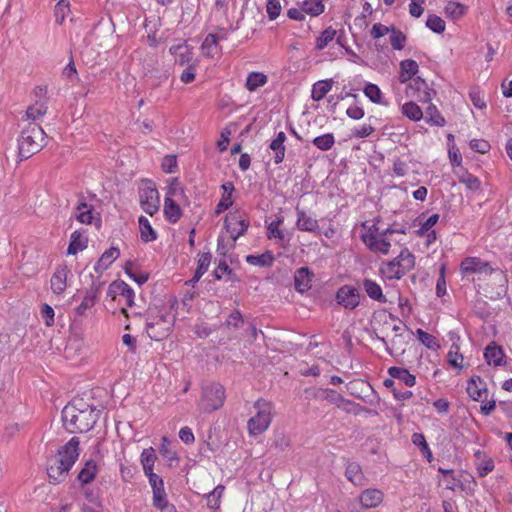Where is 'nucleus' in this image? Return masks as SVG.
Wrapping results in <instances>:
<instances>
[{
  "label": "nucleus",
  "instance_id": "nucleus-9",
  "mask_svg": "<svg viewBox=\"0 0 512 512\" xmlns=\"http://www.w3.org/2000/svg\"><path fill=\"white\" fill-rule=\"evenodd\" d=\"M249 225V220L243 218L239 212L229 213L224 219L225 229L231 234L233 242H235L238 237L245 234Z\"/></svg>",
  "mask_w": 512,
  "mask_h": 512
},
{
  "label": "nucleus",
  "instance_id": "nucleus-33",
  "mask_svg": "<svg viewBox=\"0 0 512 512\" xmlns=\"http://www.w3.org/2000/svg\"><path fill=\"white\" fill-rule=\"evenodd\" d=\"M345 476L349 481H351L354 485H362L363 484V473L361 470V466L356 462H351L347 465L345 470Z\"/></svg>",
  "mask_w": 512,
  "mask_h": 512
},
{
  "label": "nucleus",
  "instance_id": "nucleus-26",
  "mask_svg": "<svg viewBox=\"0 0 512 512\" xmlns=\"http://www.w3.org/2000/svg\"><path fill=\"white\" fill-rule=\"evenodd\" d=\"M97 473V464L93 459L85 462L84 467L78 473L77 479L82 485L92 482Z\"/></svg>",
  "mask_w": 512,
  "mask_h": 512
},
{
  "label": "nucleus",
  "instance_id": "nucleus-25",
  "mask_svg": "<svg viewBox=\"0 0 512 512\" xmlns=\"http://www.w3.org/2000/svg\"><path fill=\"white\" fill-rule=\"evenodd\" d=\"M100 286L92 284L89 290H87L83 301L81 304L76 308V313L80 316H82L85 311L89 308H91L95 303L97 299V295L99 292Z\"/></svg>",
  "mask_w": 512,
  "mask_h": 512
},
{
  "label": "nucleus",
  "instance_id": "nucleus-10",
  "mask_svg": "<svg viewBox=\"0 0 512 512\" xmlns=\"http://www.w3.org/2000/svg\"><path fill=\"white\" fill-rule=\"evenodd\" d=\"M336 300L345 309L353 310L360 304V293L353 286L343 285L336 293Z\"/></svg>",
  "mask_w": 512,
  "mask_h": 512
},
{
  "label": "nucleus",
  "instance_id": "nucleus-38",
  "mask_svg": "<svg viewBox=\"0 0 512 512\" xmlns=\"http://www.w3.org/2000/svg\"><path fill=\"white\" fill-rule=\"evenodd\" d=\"M390 33V43L392 48L395 50H402L407 41L406 35L395 26H391Z\"/></svg>",
  "mask_w": 512,
  "mask_h": 512
},
{
  "label": "nucleus",
  "instance_id": "nucleus-60",
  "mask_svg": "<svg viewBox=\"0 0 512 512\" xmlns=\"http://www.w3.org/2000/svg\"><path fill=\"white\" fill-rule=\"evenodd\" d=\"M325 389L322 388H307L304 390L305 398L307 400H324Z\"/></svg>",
  "mask_w": 512,
  "mask_h": 512
},
{
  "label": "nucleus",
  "instance_id": "nucleus-47",
  "mask_svg": "<svg viewBox=\"0 0 512 512\" xmlns=\"http://www.w3.org/2000/svg\"><path fill=\"white\" fill-rule=\"evenodd\" d=\"M156 460V454L152 447L144 449L141 454V463L144 472L152 471Z\"/></svg>",
  "mask_w": 512,
  "mask_h": 512
},
{
  "label": "nucleus",
  "instance_id": "nucleus-41",
  "mask_svg": "<svg viewBox=\"0 0 512 512\" xmlns=\"http://www.w3.org/2000/svg\"><path fill=\"white\" fill-rule=\"evenodd\" d=\"M458 179L460 183L464 184L467 189L471 191H478L481 187L480 180L467 171H464L461 175H459Z\"/></svg>",
  "mask_w": 512,
  "mask_h": 512
},
{
  "label": "nucleus",
  "instance_id": "nucleus-54",
  "mask_svg": "<svg viewBox=\"0 0 512 512\" xmlns=\"http://www.w3.org/2000/svg\"><path fill=\"white\" fill-rule=\"evenodd\" d=\"M494 469V461L490 457H485L478 465L477 471L479 477H485Z\"/></svg>",
  "mask_w": 512,
  "mask_h": 512
},
{
  "label": "nucleus",
  "instance_id": "nucleus-3",
  "mask_svg": "<svg viewBox=\"0 0 512 512\" xmlns=\"http://www.w3.org/2000/svg\"><path fill=\"white\" fill-rule=\"evenodd\" d=\"M174 303L169 308H149L145 328L148 336L155 341L163 340L171 331L175 322V315L171 312Z\"/></svg>",
  "mask_w": 512,
  "mask_h": 512
},
{
  "label": "nucleus",
  "instance_id": "nucleus-6",
  "mask_svg": "<svg viewBox=\"0 0 512 512\" xmlns=\"http://www.w3.org/2000/svg\"><path fill=\"white\" fill-rule=\"evenodd\" d=\"M254 407L257 409V413L249 419L248 430L252 435H259L267 430L271 423L272 404L259 399L255 402Z\"/></svg>",
  "mask_w": 512,
  "mask_h": 512
},
{
  "label": "nucleus",
  "instance_id": "nucleus-24",
  "mask_svg": "<svg viewBox=\"0 0 512 512\" xmlns=\"http://www.w3.org/2000/svg\"><path fill=\"white\" fill-rule=\"evenodd\" d=\"M363 289L365 290L366 294L371 298L372 300L378 301L380 303H386L387 298L382 292V288L378 283L375 281L365 278L363 280Z\"/></svg>",
  "mask_w": 512,
  "mask_h": 512
},
{
  "label": "nucleus",
  "instance_id": "nucleus-36",
  "mask_svg": "<svg viewBox=\"0 0 512 512\" xmlns=\"http://www.w3.org/2000/svg\"><path fill=\"white\" fill-rule=\"evenodd\" d=\"M416 333H417L418 340L425 347H427L428 349L433 350V351H437L438 349H440V347H441L440 343L436 339L435 336H433L432 334H429V333L423 331L422 329H417Z\"/></svg>",
  "mask_w": 512,
  "mask_h": 512
},
{
  "label": "nucleus",
  "instance_id": "nucleus-19",
  "mask_svg": "<svg viewBox=\"0 0 512 512\" xmlns=\"http://www.w3.org/2000/svg\"><path fill=\"white\" fill-rule=\"evenodd\" d=\"M68 270L66 266H58L51 277V289L55 294H62L66 289Z\"/></svg>",
  "mask_w": 512,
  "mask_h": 512
},
{
  "label": "nucleus",
  "instance_id": "nucleus-18",
  "mask_svg": "<svg viewBox=\"0 0 512 512\" xmlns=\"http://www.w3.org/2000/svg\"><path fill=\"white\" fill-rule=\"evenodd\" d=\"M449 337L452 341V345L447 355L448 362L453 367L462 368L463 355L460 353V347L457 343L460 340V337L455 332H449Z\"/></svg>",
  "mask_w": 512,
  "mask_h": 512
},
{
  "label": "nucleus",
  "instance_id": "nucleus-53",
  "mask_svg": "<svg viewBox=\"0 0 512 512\" xmlns=\"http://www.w3.org/2000/svg\"><path fill=\"white\" fill-rule=\"evenodd\" d=\"M426 114L429 116V121L432 124L437 126H444L445 119L439 113L435 105L430 104L426 109Z\"/></svg>",
  "mask_w": 512,
  "mask_h": 512
},
{
  "label": "nucleus",
  "instance_id": "nucleus-13",
  "mask_svg": "<svg viewBox=\"0 0 512 512\" xmlns=\"http://www.w3.org/2000/svg\"><path fill=\"white\" fill-rule=\"evenodd\" d=\"M314 273L308 267H301L295 271L294 287L299 293H304L311 288Z\"/></svg>",
  "mask_w": 512,
  "mask_h": 512
},
{
  "label": "nucleus",
  "instance_id": "nucleus-29",
  "mask_svg": "<svg viewBox=\"0 0 512 512\" xmlns=\"http://www.w3.org/2000/svg\"><path fill=\"white\" fill-rule=\"evenodd\" d=\"M87 244L88 239L84 237L79 231H74L71 234L67 253L70 255H75L79 251L84 250L87 247Z\"/></svg>",
  "mask_w": 512,
  "mask_h": 512
},
{
  "label": "nucleus",
  "instance_id": "nucleus-46",
  "mask_svg": "<svg viewBox=\"0 0 512 512\" xmlns=\"http://www.w3.org/2000/svg\"><path fill=\"white\" fill-rule=\"evenodd\" d=\"M153 490V505L163 511L166 507H168L170 504H168L166 499V493L164 489V485L160 487H157Z\"/></svg>",
  "mask_w": 512,
  "mask_h": 512
},
{
  "label": "nucleus",
  "instance_id": "nucleus-35",
  "mask_svg": "<svg viewBox=\"0 0 512 512\" xmlns=\"http://www.w3.org/2000/svg\"><path fill=\"white\" fill-rule=\"evenodd\" d=\"M267 76L261 72H251L246 79V88L255 91L267 83Z\"/></svg>",
  "mask_w": 512,
  "mask_h": 512
},
{
  "label": "nucleus",
  "instance_id": "nucleus-48",
  "mask_svg": "<svg viewBox=\"0 0 512 512\" xmlns=\"http://www.w3.org/2000/svg\"><path fill=\"white\" fill-rule=\"evenodd\" d=\"M383 384L386 388H390L392 390L393 395L397 400H400V401L408 400L413 395L410 390L401 391V390H399V388H396L395 381L393 379H385Z\"/></svg>",
  "mask_w": 512,
  "mask_h": 512
},
{
  "label": "nucleus",
  "instance_id": "nucleus-5",
  "mask_svg": "<svg viewBox=\"0 0 512 512\" xmlns=\"http://www.w3.org/2000/svg\"><path fill=\"white\" fill-rule=\"evenodd\" d=\"M201 409L206 413H211L220 409L226 399L225 387L218 382H207L201 388Z\"/></svg>",
  "mask_w": 512,
  "mask_h": 512
},
{
  "label": "nucleus",
  "instance_id": "nucleus-39",
  "mask_svg": "<svg viewBox=\"0 0 512 512\" xmlns=\"http://www.w3.org/2000/svg\"><path fill=\"white\" fill-rule=\"evenodd\" d=\"M78 213L76 214V219L84 224H91L93 220V207L88 205L85 202H82L77 207Z\"/></svg>",
  "mask_w": 512,
  "mask_h": 512
},
{
  "label": "nucleus",
  "instance_id": "nucleus-32",
  "mask_svg": "<svg viewBox=\"0 0 512 512\" xmlns=\"http://www.w3.org/2000/svg\"><path fill=\"white\" fill-rule=\"evenodd\" d=\"M274 259L273 253L271 251H266L260 255H248L246 257V262L259 267H269L273 264Z\"/></svg>",
  "mask_w": 512,
  "mask_h": 512
},
{
  "label": "nucleus",
  "instance_id": "nucleus-27",
  "mask_svg": "<svg viewBox=\"0 0 512 512\" xmlns=\"http://www.w3.org/2000/svg\"><path fill=\"white\" fill-rule=\"evenodd\" d=\"M388 374L394 378L402 381L405 385L412 387L416 384V377L411 374L407 369L401 367H390Z\"/></svg>",
  "mask_w": 512,
  "mask_h": 512
},
{
  "label": "nucleus",
  "instance_id": "nucleus-8",
  "mask_svg": "<svg viewBox=\"0 0 512 512\" xmlns=\"http://www.w3.org/2000/svg\"><path fill=\"white\" fill-rule=\"evenodd\" d=\"M380 233L379 228L373 225L368 233L362 235V240L371 251L386 255L389 253L391 244L387 236H381Z\"/></svg>",
  "mask_w": 512,
  "mask_h": 512
},
{
  "label": "nucleus",
  "instance_id": "nucleus-51",
  "mask_svg": "<svg viewBox=\"0 0 512 512\" xmlns=\"http://www.w3.org/2000/svg\"><path fill=\"white\" fill-rule=\"evenodd\" d=\"M223 274H227L231 280H234L235 273L233 270L228 266L225 259L219 260L217 268L214 270L213 275L216 280H220L222 278Z\"/></svg>",
  "mask_w": 512,
  "mask_h": 512
},
{
  "label": "nucleus",
  "instance_id": "nucleus-40",
  "mask_svg": "<svg viewBox=\"0 0 512 512\" xmlns=\"http://www.w3.org/2000/svg\"><path fill=\"white\" fill-rule=\"evenodd\" d=\"M402 113L413 121H418L423 117L421 108L415 102H407L402 106Z\"/></svg>",
  "mask_w": 512,
  "mask_h": 512
},
{
  "label": "nucleus",
  "instance_id": "nucleus-59",
  "mask_svg": "<svg viewBox=\"0 0 512 512\" xmlns=\"http://www.w3.org/2000/svg\"><path fill=\"white\" fill-rule=\"evenodd\" d=\"M217 43L218 42L216 41L213 34L212 33L208 34L201 45L203 54H205L207 56H212L213 55L212 48L215 47L217 45Z\"/></svg>",
  "mask_w": 512,
  "mask_h": 512
},
{
  "label": "nucleus",
  "instance_id": "nucleus-62",
  "mask_svg": "<svg viewBox=\"0 0 512 512\" xmlns=\"http://www.w3.org/2000/svg\"><path fill=\"white\" fill-rule=\"evenodd\" d=\"M391 31V27L385 26L381 23H376L373 25L370 34L373 39H379L386 35L388 32Z\"/></svg>",
  "mask_w": 512,
  "mask_h": 512
},
{
  "label": "nucleus",
  "instance_id": "nucleus-49",
  "mask_svg": "<svg viewBox=\"0 0 512 512\" xmlns=\"http://www.w3.org/2000/svg\"><path fill=\"white\" fill-rule=\"evenodd\" d=\"M70 12V4L66 0H60L54 9L55 20L58 24H62L67 14Z\"/></svg>",
  "mask_w": 512,
  "mask_h": 512
},
{
  "label": "nucleus",
  "instance_id": "nucleus-15",
  "mask_svg": "<svg viewBox=\"0 0 512 512\" xmlns=\"http://www.w3.org/2000/svg\"><path fill=\"white\" fill-rule=\"evenodd\" d=\"M484 358L488 365L495 367L505 364V354L501 346L491 342L484 350Z\"/></svg>",
  "mask_w": 512,
  "mask_h": 512
},
{
  "label": "nucleus",
  "instance_id": "nucleus-22",
  "mask_svg": "<svg viewBox=\"0 0 512 512\" xmlns=\"http://www.w3.org/2000/svg\"><path fill=\"white\" fill-rule=\"evenodd\" d=\"M163 211L167 221L173 224L177 223L182 217V210L177 200L170 197H165Z\"/></svg>",
  "mask_w": 512,
  "mask_h": 512
},
{
  "label": "nucleus",
  "instance_id": "nucleus-44",
  "mask_svg": "<svg viewBox=\"0 0 512 512\" xmlns=\"http://www.w3.org/2000/svg\"><path fill=\"white\" fill-rule=\"evenodd\" d=\"M302 7L305 13L312 16H318L324 11L323 0H305Z\"/></svg>",
  "mask_w": 512,
  "mask_h": 512
},
{
  "label": "nucleus",
  "instance_id": "nucleus-56",
  "mask_svg": "<svg viewBox=\"0 0 512 512\" xmlns=\"http://www.w3.org/2000/svg\"><path fill=\"white\" fill-rule=\"evenodd\" d=\"M269 147H270V149H272L275 152V156H274L275 164H280L284 160V157H285V151H286L285 145L281 142H277V141L273 140L270 143Z\"/></svg>",
  "mask_w": 512,
  "mask_h": 512
},
{
  "label": "nucleus",
  "instance_id": "nucleus-2",
  "mask_svg": "<svg viewBox=\"0 0 512 512\" xmlns=\"http://www.w3.org/2000/svg\"><path fill=\"white\" fill-rule=\"evenodd\" d=\"M79 438L72 437L57 453L48 459L47 475L54 483L63 482L79 457Z\"/></svg>",
  "mask_w": 512,
  "mask_h": 512
},
{
  "label": "nucleus",
  "instance_id": "nucleus-57",
  "mask_svg": "<svg viewBox=\"0 0 512 512\" xmlns=\"http://www.w3.org/2000/svg\"><path fill=\"white\" fill-rule=\"evenodd\" d=\"M266 9L269 19L275 20L281 12V0H269Z\"/></svg>",
  "mask_w": 512,
  "mask_h": 512
},
{
  "label": "nucleus",
  "instance_id": "nucleus-43",
  "mask_svg": "<svg viewBox=\"0 0 512 512\" xmlns=\"http://www.w3.org/2000/svg\"><path fill=\"white\" fill-rule=\"evenodd\" d=\"M336 30L332 27H328L321 32L320 36L316 40L315 48L317 50H323L336 36Z\"/></svg>",
  "mask_w": 512,
  "mask_h": 512
},
{
  "label": "nucleus",
  "instance_id": "nucleus-34",
  "mask_svg": "<svg viewBox=\"0 0 512 512\" xmlns=\"http://www.w3.org/2000/svg\"><path fill=\"white\" fill-rule=\"evenodd\" d=\"M467 11V6L459 2L450 1L445 6L444 12L452 20L460 19Z\"/></svg>",
  "mask_w": 512,
  "mask_h": 512
},
{
  "label": "nucleus",
  "instance_id": "nucleus-42",
  "mask_svg": "<svg viewBox=\"0 0 512 512\" xmlns=\"http://www.w3.org/2000/svg\"><path fill=\"white\" fill-rule=\"evenodd\" d=\"M380 272L388 280H398L403 277V275L399 271V268H396L395 263L391 261L383 263L380 267Z\"/></svg>",
  "mask_w": 512,
  "mask_h": 512
},
{
  "label": "nucleus",
  "instance_id": "nucleus-1",
  "mask_svg": "<svg viewBox=\"0 0 512 512\" xmlns=\"http://www.w3.org/2000/svg\"><path fill=\"white\" fill-rule=\"evenodd\" d=\"M101 410L82 398H74L62 410V422L69 433L90 431L96 424Z\"/></svg>",
  "mask_w": 512,
  "mask_h": 512
},
{
  "label": "nucleus",
  "instance_id": "nucleus-45",
  "mask_svg": "<svg viewBox=\"0 0 512 512\" xmlns=\"http://www.w3.org/2000/svg\"><path fill=\"white\" fill-rule=\"evenodd\" d=\"M313 144L322 151H327L332 148L335 143V138L332 133L323 134L313 139Z\"/></svg>",
  "mask_w": 512,
  "mask_h": 512
},
{
  "label": "nucleus",
  "instance_id": "nucleus-21",
  "mask_svg": "<svg viewBox=\"0 0 512 512\" xmlns=\"http://www.w3.org/2000/svg\"><path fill=\"white\" fill-rule=\"evenodd\" d=\"M169 52L175 57V62L180 65L189 64L193 53L186 43H180L170 47Z\"/></svg>",
  "mask_w": 512,
  "mask_h": 512
},
{
  "label": "nucleus",
  "instance_id": "nucleus-7",
  "mask_svg": "<svg viewBox=\"0 0 512 512\" xmlns=\"http://www.w3.org/2000/svg\"><path fill=\"white\" fill-rule=\"evenodd\" d=\"M140 205L142 209L153 216L160 208V197L155 184L150 180L142 181L139 188Z\"/></svg>",
  "mask_w": 512,
  "mask_h": 512
},
{
  "label": "nucleus",
  "instance_id": "nucleus-12",
  "mask_svg": "<svg viewBox=\"0 0 512 512\" xmlns=\"http://www.w3.org/2000/svg\"><path fill=\"white\" fill-rule=\"evenodd\" d=\"M467 393L474 401L484 402L488 397V389L486 384L479 376L470 378L467 384Z\"/></svg>",
  "mask_w": 512,
  "mask_h": 512
},
{
  "label": "nucleus",
  "instance_id": "nucleus-28",
  "mask_svg": "<svg viewBox=\"0 0 512 512\" xmlns=\"http://www.w3.org/2000/svg\"><path fill=\"white\" fill-rule=\"evenodd\" d=\"M141 240L145 243L155 241L157 233L152 228L149 220L145 216H140L138 219Z\"/></svg>",
  "mask_w": 512,
  "mask_h": 512
},
{
  "label": "nucleus",
  "instance_id": "nucleus-50",
  "mask_svg": "<svg viewBox=\"0 0 512 512\" xmlns=\"http://www.w3.org/2000/svg\"><path fill=\"white\" fill-rule=\"evenodd\" d=\"M426 26L438 34L443 33L446 27L445 21L441 17L434 14L428 16Z\"/></svg>",
  "mask_w": 512,
  "mask_h": 512
},
{
  "label": "nucleus",
  "instance_id": "nucleus-63",
  "mask_svg": "<svg viewBox=\"0 0 512 512\" xmlns=\"http://www.w3.org/2000/svg\"><path fill=\"white\" fill-rule=\"evenodd\" d=\"M243 322L244 320L241 312L239 310H235L228 316L226 320V325L232 326L234 328H239Z\"/></svg>",
  "mask_w": 512,
  "mask_h": 512
},
{
  "label": "nucleus",
  "instance_id": "nucleus-37",
  "mask_svg": "<svg viewBox=\"0 0 512 512\" xmlns=\"http://www.w3.org/2000/svg\"><path fill=\"white\" fill-rule=\"evenodd\" d=\"M225 491L224 485H218L214 488L213 491L209 492L205 495L207 499V506L210 509L216 510L220 507V499Z\"/></svg>",
  "mask_w": 512,
  "mask_h": 512
},
{
  "label": "nucleus",
  "instance_id": "nucleus-55",
  "mask_svg": "<svg viewBox=\"0 0 512 512\" xmlns=\"http://www.w3.org/2000/svg\"><path fill=\"white\" fill-rule=\"evenodd\" d=\"M47 112V106L44 103L39 104L38 106H30L26 111V116L29 119L35 121L39 119Z\"/></svg>",
  "mask_w": 512,
  "mask_h": 512
},
{
  "label": "nucleus",
  "instance_id": "nucleus-16",
  "mask_svg": "<svg viewBox=\"0 0 512 512\" xmlns=\"http://www.w3.org/2000/svg\"><path fill=\"white\" fill-rule=\"evenodd\" d=\"M488 268L489 264L478 257H467L460 265V269L463 274L481 273L485 272Z\"/></svg>",
  "mask_w": 512,
  "mask_h": 512
},
{
  "label": "nucleus",
  "instance_id": "nucleus-23",
  "mask_svg": "<svg viewBox=\"0 0 512 512\" xmlns=\"http://www.w3.org/2000/svg\"><path fill=\"white\" fill-rule=\"evenodd\" d=\"M120 256V251L117 247H111L106 250L97 263L94 266V270L97 273H102L106 270L118 257Z\"/></svg>",
  "mask_w": 512,
  "mask_h": 512
},
{
  "label": "nucleus",
  "instance_id": "nucleus-4",
  "mask_svg": "<svg viewBox=\"0 0 512 512\" xmlns=\"http://www.w3.org/2000/svg\"><path fill=\"white\" fill-rule=\"evenodd\" d=\"M44 131L36 123L31 122L25 127L18 139L19 156L21 159H28L40 151L44 145Z\"/></svg>",
  "mask_w": 512,
  "mask_h": 512
},
{
  "label": "nucleus",
  "instance_id": "nucleus-58",
  "mask_svg": "<svg viewBox=\"0 0 512 512\" xmlns=\"http://www.w3.org/2000/svg\"><path fill=\"white\" fill-rule=\"evenodd\" d=\"M282 222L281 219H277L275 221H272L268 225V238H278L280 240L284 239V233L279 229V225Z\"/></svg>",
  "mask_w": 512,
  "mask_h": 512
},
{
  "label": "nucleus",
  "instance_id": "nucleus-31",
  "mask_svg": "<svg viewBox=\"0 0 512 512\" xmlns=\"http://www.w3.org/2000/svg\"><path fill=\"white\" fill-rule=\"evenodd\" d=\"M332 85H333L332 79L321 80V81L316 82L312 88V94H311L312 99L314 101L322 100L326 96V94L331 90Z\"/></svg>",
  "mask_w": 512,
  "mask_h": 512
},
{
  "label": "nucleus",
  "instance_id": "nucleus-20",
  "mask_svg": "<svg viewBox=\"0 0 512 512\" xmlns=\"http://www.w3.org/2000/svg\"><path fill=\"white\" fill-rule=\"evenodd\" d=\"M297 221L296 227L300 231L315 232L319 228L317 219L306 214L304 210L296 207Z\"/></svg>",
  "mask_w": 512,
  "mask_h": 512
},
{
  "label": "nucleus",
  "instance_id": "nucleus-30",
  "mask_svg": "<svg viewBox=\"0 0 512 512\" xmlns=\"http://www.w3.org/2000/svg\"><path fill=\"white\" fill-rule=\"evenodd\" d=\"M418 68H419V66L415 60L406 59V60L401 61V63H400L401 74H400V78H399L400 82L405 83L408 80L412 79V77L417 74Z\"/></svg>",
  "mask_w": 512,
  "mask_h": 512
},
{
  "label": "nucleus",
  "instance_id": "nucleus-52",
  "mask_svg": "<svg viewBox=\"0 0 512 512\" xmlns=\"http://www.w3.org/2000/svg\"><path fill=\"white\" fill-rule=\"evenodd\" d=\"M364 94L373 102L381 103L382 92L376 84L369 83L364 87Z\"/></svg>",
  "mask_w": 512,
  "mask_h": 512
},
{
  "label": "nucleus",
  "instance_id": "nucleus-17",
  "mask_svg": "<svg viewBox=\"0 0 512 512\" xmlns=\"http://www.w3.org/2000/svg\"><path fill=\"white\" fill-rule=\"evenodd\" d=\"M384 494L379 489H366L360 496L359 500L364 508L377 507L383 501Z\"/></svg>",
  "mask_w": 512,
  "mask_h": 512
},
{
  "label": "nucleus",
  "instance_id": "nucleus-64",
  "mask_svg": "<svg viewBox=\"0 0 512 512\" xmlns=\"http://www.w3.org/2000/svg\"><path fill=\"white\" fill-rule=\"evenodd\" d=\"M470 147L474 151L484 154L489 151L490 144L486 140L474 139L470 142Z\"/></svg>",
  "mask_w": 512,
  "mask_h": 512
},
{
  "label": "nucleus",
  "instance_id": "nucleus-14",
  "mask_svg": "<svg viewBox=\"0 0 512 512\" xmlns=\"http://www.w3.org/2000/svg\"><path fill=\"white\" fill-rule=\"evenodd\" d=\"M391 262L395 263V267L399 268L400 273L404 276L414 268L415 256L407 248H404Z\"/></svg>",
  "mask_w": 512,
  "mask_h": 512
},
{
  "label": "nucleus",
  "instance_id": "nucleus-61",
  "mask_svg": "<svg viewBox=\"0 0 512 512\" xmlns=\"http://www.w3.org/2000/svg\"><path fill=\"white\" fill-rule=\"evenodd\" d=\"M41 315L47 326H52L54 324V309L50 305H42Z\"/></svg>",
  "mask_w": 512,
  "mask_h": 512
},
{
  "label": "nucleus",
  "instance_id": "nucleus-11",
  "mask_svg": "<svg viewBox=\"0 0 512 512\" xmlns=\"http://www.w3.org/2000/svg\"><path fill=\"white\" fill-rule=\"evenodd\" d=\"M107 295L112 299H115L117 295H120L126 300L127 306L132 307L134 305V291L123 280L113 281L108 287Z\"/></svg>",
  "mask_w": 512,
  "mask_h": 512
}]
</instances>
